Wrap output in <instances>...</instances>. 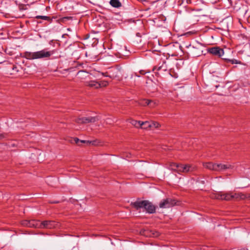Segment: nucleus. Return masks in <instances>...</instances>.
Instances as JSON below:
<instances>
[{"instance_id": "f257e3e1", "label": "nucleus", "mask_w": 250, "mask_h": 250, "mask_svg": "<svg viewBox=\"0 0 250 250\" xmlns=\"http://www.w3.org/2000/svg\"><path fill=\"white\" fill-rule=\"evenodd\" d=\"M55 53V50L48 51L44 49L36 52L25 51L22 53V57L27 60H36L49 58Z\"/></svg>"}, {"instance_id": "f03ea898", "label": "nucleus", "mask_w": 250, "mask_h": 250, "mask_svg": "<svg viewBox=\"0 0 250 250\" xmlns=\"http://www.w3.org/2000/svg\"><path fill=\"white\" fill-rule=\"evenodd\" d=\"M204 168L215 171H223L228 169H232L234 166L229 164L221 163H213L212 162L204 163L203 164Z\"/></svg>"}, {"instance_id": "7ed1b4c3", "label": "nucleus", "mask_w": 250, "mask_h": 250, "mask_svg": "<svg viewBox=\"0 0 250 250\" xmlns=\"http://www.w3.org/2000/svg\"><path fill=\"white\" fill-rule=\"evenodd\" d=\"M212 199L230 201L232 200V192H224L222 191L213 192L210 195Z\"/></svg>"}, {"instance_id": "20e7f679", "label": "nucleus", "mask_w": 250, "mask_h": 250, "mask_svg": "<svg viewBox=\"0 0 250 250\" xmlns=\"http://www.w3.org/2000/svg\"><path fill=\"white\" fill-rule=\"evenodd\" d=\"M99 120L98 116L79 117L74 120V122L78 124L94 123Z\"/></svg>"}, {"instance_id": "39448f33", "label": "nucleus", "mask_w": 250, "mask_h": 250, "mask_svg": "<svg viewBox=\"0 0 250 250\" xmlns=\"http://www.w3.org/2000/svg\"><path fill=\"white\" fill-rule=\"evenodd\" d=\"M40 229H52L59 227L60 224L59 223L52 220H45L42 222H40Z\"/></svg>"}, {"instance_id": "423d86ee", "label": "nucleus", "mask_w": 250, "mask_h": 250, "mask_svg": "<svg viewBox=\"0 0 250 250\" xmlns=\"http://www.w3.org/2000/svg\"><path fill=\"white\" fill-rule=\"evenodd\" d=\"M40 221L37 220H25L21 222V224L23 226L30 228H40Z\"/></svg>"}, {"instance_id": "0eeeda50", "label": "nucleus", "mask_w": 250, "mask_h": 250, "mask_svg": "<svg viewBox=\"0 0 250 250\" xmlns=\"http://www.w3.org/2000/svg\"><path fill=\"white\" fill-rule=\"evenodd\" d=\"M176 204V202L174 199L168 198L162 201L159 204V207L160 208H169Z\"/></svg>"}, {"instance_id": "6e6552de", "label": "nucleus", "mask_w": 250, "mask_h": 250, "mask_svg": "<svg viewBox=\"0 0 250 250\" xmlns=\"http://www.w3.org/2000/svg\"><path fill=\"white\" fill-rule=\"evenodd\" d=\"M208 52L210 54L219 57H221L224 53L223 49L220 48L219 47H213L208 48Z\"/></svg>"}, {"instance_id": "1a4fd4ad", "label": "nucleus", "mask_w": 250, "mask_h": 250, "mask_svg": "<svg viewBox=\"0 0 250 250\" xmlns=\"http://www.w3.org/2000/svg\"><path fill=\"white\" fill-rule=\"evenodd\" d=\"M246 199H250V195L245 194L242 192H232V200L239 201L240 200H245Z\"/></svg>"}, {"instance_id": "9d476101", "label": "nucleus", "mask_w": 250, "mask_h": 250, "mask_svg": "<svg viewBox=\"0 0 250 250\" xmlns=\"http://www.w3.org/2000/svg\"><path fill=\"white\" fill-rule=\"evenodd\" d=\"M193 169L194 167H192L191 166L189 165H183L182 164H180L178 173H187L189 171H193Z\"/></svg>"}, {"instance_id": "9b49d317", "label": "nucleus", "mask_w": 250, "mask_h": 250, "mask_svg": "<svg viewBox=\"0 0 250 250\" xmlns=\"http://www.w3.org/2000/svg\"><path fill=\"white\" fill-rule=\"evenodd\" d=\"M90 74L88 72L83 70L79 71L77 73V77L81 81H83L87 79H90Z\"/></svg>"}, {"instance_id": "f8f14e48", "label": "nucleus", "mask_w": 250, "mask_h": 250, "mask_svg": "<svg viewBox=\"0 0 250 250\" xmlns=\"http://www.w3.org/2000/svg\"><path fill=\"white\" fill-rule=\"evenodd\" d=\"M146 200L137 201L135 202L131 203V205L136 209L138 210L141 208H144L146 205Z\"/></svg>"}, {"instance_id": "ddd939ff", "label": "nucleus", "mask_w": 250, "mask_h": 250, "mask_svg": "<svg viewBox=\"0 0 250 250\" xmlns=\"http://www.w3.org/2000/svg\"><path fill=\"white\" fill-rule=\"evenodd\" d=\"M167 67L166 63V62L163 61L162 65H161L160 66H154L153 68V71H154L155 70H156L157 71V72H156L155 73H156V75H159V73L158 72L159 71L164 72V71H167Z\"/></svg>"}, {"instance_id": "4468645a", "label": "nucleus", "mask_w": 250, "mask_h": 250, "mask_svg": "<svg viewBox=\"0 0 250 250\" xmlns=\"http://www.w3.org/2000/svg\"><path fill=\"white\" fill-rule=\"evenodd\" d=\"M146 206H145L144 208L146 209L147 212L149 213H153L155 212V207L151 203L146 200Z\"/></svg>"}, {"instance_id": "2eb2a0df", "label": "nucleus", "mask_w": 250, "mask_h": 250, "mask_svg": "<svg viewBox=\"0 0 250 250\" xmlns=\"http://www.w3.org/2000/svg\"><path fill=\"white\" fill-rule=\"evenodd\" d=\"M84 84L86 86L89 87L90 88H93L95 89H99V83L96 81H84Z\"/></svg>"}, {"instance_id": "dca6fc26", "label": "nucleus", "mask_w": 250, "mask_h": 250, "mask_svg": "<svg viewBox=\"0 0 250 250\" xmlns=\"http://www.w3.org/2000/svg\"><path fill=\"white\" fill-rule=\"evenodd\" d=\"M180 164L170 162L168 164V168L171 170L174 171L178 173Z\"/></svg>"}, {"instance_id": "f3484780", "label": "nucleus", "mask_w": 250, "mask_h": 250, "mask_svg": "<svg viewBox=\"0 0 250 250\" xmlns=\"http://www.w3.org/2000/svg\"><path fill=\"white\" fill-rule=\"evenodd\" d=\"M109 3L112 6L115 8H119L122 5L119 0H110Z\"/></svg>"}, {"instance_id": "a211bd4d", "label": "nucleus", "mask_w": 250, "mask_h": 250, "mask_svg": "<svg viewBox=\"0 0 250 250\" xmlns=\"http://www.w3.org/2000/svg\"><path fill=\"white\" fill-rule=\"evenodd\" d=\"M128 122L129 123H130L132 125H133L134 126L139 128L141 126V121H138L132 119H130L128 120Z\"/></svg>"}, {"instance_id": "6ab92c4d", "label": "nucleus", "mask_w": 250, "mask_h": 250, "mask_svg": "<svg viewBox=\"0 0 250 250\" xmlns=\"http://www.w3.org/2000/svg\"><path fill=\"white\" fill-rule=\"evenodd\" d=\"M140 128L148 129L151 128L150 122L148 121L141 122Z\"/></svg>"}, {"instance_id": "aec40b11", "label": "nucleus", "mask_w": 250, "mask_h": 250, "mask_svg": "<svg viewBox=\"0 0 250 250\" xmlns=\"http://www.w3.org/2000/svg\"><path fill=\"white\" fill-rule=\"evenodd\" d=\"M149 100L141 99L139 101L138 104L141 106H146L148 105Z\"/></svg>"}, {"instance_id": "412c9836", "label": "nucleus", "mask_w": 250, "mask_h": 250, "mask_svg": "<svg viewBox=\"0 0 250 250\" xmlns=\"http://www.w3.org/2000/svg\"><path fill=\"white\" fill-rule=\"evenodd\" d=\"M35 18L37 19H42L43 20L47 21L50 22H51L52 21V20L50 17L46 16H37L35 17Z\"/></svg>"}, {"instance_id": "4be33fe9", "label": "nucleus", "mask_w": 250, "mask_h": 250, "mask_svg": "<svg viewBox=\"0 0 250 250\" xmlns=\"http://www.w3.org/2000/svg\"><path fill=\"white\" fill-rule=\"evenodd\" d=\"M98 83L99 84V88L106 87L108 85V82L106 81H101L98 82Z\"/></svg>"}, {"instance_id": "5701e85b", "label": "nucleus", "mask_w": 250, "mask_h": 250, "mask_svg": "<svg viewBox=\"0 0 250 250\" xmlns=\"http://www.w3.org/2000/svg\"><path fill=\"white\" fill-rule=\"evenodd\" d=\"M225 61L227 62H230L231 64H241V62L240 61H237V60H235V59L230 60V59H226Z\"/></svg>"}, {"instance_id": "b1692460", "label": "nucleus", "mask_w": 250, "mask_h": 250, "mask_svg": "<svg viewBox=\"0 0 250 250\" xmlns=\"http://www.w3.org/2000/svg\"><path fill=\"white\" fill-rule=\"evenodd\" d=\"M151 128H158L160 125L157 122L152 121L150 122Z\"/></svg>"}, {"instance_id": "393cba45", "label": "nucleus", "mask_w": 250, "mask_h": 250, "mask_svg": "<svg viewBox=\"0 0 250 250\" xmlns=\"http://www.w3.org/2000/svg\"><path fill=\"white\" fill-rule=\"evenodd\" d=\"M149 103H148V105H149L151 108L155 107L156 105H157L156 103L152 100H149Z\"/></svg>"}, {"instance_id": "a878e982", "label": "nucleus", "mask_w": 250, "mask_h": 250, "mask_svg": "<svg viewBox=\"0 0 250 250\" xmlns=\"http://www.w3.org/2000/svg\"><path fill=\"white\" fill-rule=\"evenodd\" d=\"M12 72L11 73V74H14L15 72H18L19 71L18 67L14 65H13L12 66Z\"/></svg>"}, {"instance_id": "bb28decb", "label": "nucleus", "mask_w": 250, "mask_h": 250, "mask_svg": "<svg viewBox=\"0 0 250 250\" xmlns=\"http://www.w3.org/2000/svg\"><path fill=\"white\" fill-rule=\"evenodd\" d=\"M73 140L75 142V143L77 144L79 146H80V144H79V143H80L81 140L79 139L78 138H73Z\"/></svg>"}, {"instance_id": "cd10ccee", "label": "nucleus", "mask_w": 250, "mask_h": 250, "mask_svg": "<svg viewBox=\"0 0 250 250\" xmlns=\"http://www.w3.org/2000/svg\"><path fill=\"white\" fill-rule=\"evenodd\" d=\"M80 143L86 144L87 145H89L91 143V142L86 140H81Z\"/></svg>"}, {"instance_id": "c85d7f7f", "label": "nucleus", "mask_w": 250, "mask_h": 250, "mask_svg": "<svg viewBox=\"0 0 250 250\" xmlns=\"http://www.w3.org/2000/svg\"><path fill=\"white\" fill-rule=\"evenodd\" d=\"M102 75L104 76H105V77H110V78H111V77L109 75H108V73L106 72H102Z\"/></svg>"}, {"instance_id": "c756f323", "label": "nucleus", "mask_w": 250, "mask_h": 250, "mask_svg": "<svg viewBox=\"0 0 250 250\" xmlns=\"http://www.w3.org/2000/svg\"><path fill=\"white\" fill-rule=\"evenodd\" d=\"M139 73L141 75H145L146 73L147 72L144 70H141L140 71H139Z\"/></svg>"}, {"instance_id": "7c9ffc66", "label": "nucleus", "mask_w": 250, "mask_h": 250, "mask_svg": "<svg viewBox=\"0 0 250 250\" xmlns=\"http://www.w3.org/2000/svg\"><path fill=\"white\" fill-rule=\"evenodd\" d=\"M5 137V136L4 134H0V140H2Z\"/></svg>"}, {"instance_id": "2f4dec72", "label": "nucleus", "mask_w": 250, "mask_h": 250, "mask_svg": "<svg viewBox=\"0 0 250 250\" xmlns=\"http://www.w3.org/2000/svg\"><path fill=\"white\" fill-rule=\"evenodd\" d=\"M135 75L137 77H140V75L139 74H138L137 73H135Z\"/></svg>"}, {"instance_id": "473e14b6", "label": "nucleus", "mask_w": 250, "mask_h": 250, "mask_svg": "<svg viewBox=\"0 0 250 250\" xmlns=\"http://www.w3.org/2000/svg\"><path fill=\"white\" fill-rule=\"evenodd\" d=\"M141 1H145L146 0H140Z\"/></svg>"}]
</instances>
